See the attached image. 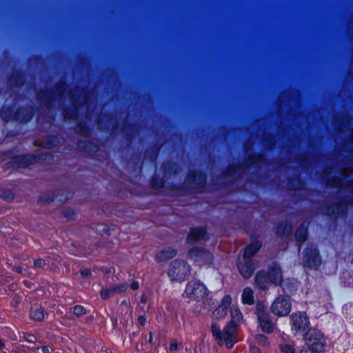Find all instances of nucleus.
Segmentation results:
<instances>
[{"mask_svg":"<svg viewBox=\"0 0 353 353\" xmlns=\"http://www.w3.org/2000/svg\"><path fill=\"white\" fill-rule=\"evenodd\" d=\"M261 248L259 241L252 243L245 247L244 253L238 263V269L244 278H250L255 269V264L252 261V256Z\"/></svg>","mask_w":353,"mask_h":353,"instance_id":"obj_1","label":"nucleus"},{"mask_svg":"<svg viewBox=\"0 0 353 353\" xmlns=\"http://www.w3.org/2000/svg\"><path fill=\"white\" fill-rule=\"evenodd\" d=\"M230 314L231 321L223 329L225 343L228 348H232L237 342V325L243 319L242 313L237 307L233 306L231 308Z\"/></svg>","mask_w":353,"mask_h":353,"instance_id":"obj_2","label":"nucleus"},{"mask_svg":"<svg viewBox=\"0 0 353 353\" xmlns=\"http://www.w3.org/2000/svg\"><path fill=\"white\" fill-rule=\"evenodd\" d=\"M257 286L261 289H266L270 283L280 285L282 281V272L278 263H274L270 268L268 273L259 272L255 276Z\"/></svg>","mask_w":353,"mask_h":353,"instance_id":"obj_3","label":"nucleus"},{"mask_svg":"<svg viewBox=\"0 0 353 353\" xmlns=\"http://www.w3.org/2000/svg\"><path fill=\"white\" fill-rule=\"evenodd\" d=\"M206 286L199 280L189 281L185 289L183 296L189 301H201L208 296Z\"/></svg>","mask_w":353,"mask_h":353,"instance_id":"obj_4","label":"nucleus"},{"mask_svg":"<svg viewBox=\"0 0 353 353\" xmlns=\"http://www.w3.org/2000/svg\"><path fill=\"white\" fill-rule=\"evenodd\" d=\"M190 272V266L184 261H174L168 271V276L172 281H183Z\"/></svg>","mask_w":353,"mask_h":353,"instance_id":"obj_5","label":"nucleus"},{"mask_svg":"<svg viewBox=\"0 0 353 353\" xmlns=\"http://www.w3.org/2000/svg\"><path fill=\"white\" fill-rule=\"evenodd\" d=\"M188 257L199 266L210 265L214 260L213 254L203 248H193L188 252Z\"/></svg>","mask_w":353,"mask_h":353,"instance_id":"obj_6","label":"nucleus"},{"mask_svg":"<svg viewBox=\"0 0 353 353\" xmlns=\"http://www.w3.org/2000/svg\"><path fill=\"white\" fill-rule=\"evenodd\" d=\"M290 324L292 332L294 334H297L307 332L310 321L305 312H298L290 316Z\"/></svg>","mask_w":353,"mask_h":353,"instance_id":"obj_7","label":"nucleus"},{"mask_svg":"<svg viewBox=\"0 0 353 353\" xmlns=\"http://www.w3.org/2000/svg\"><path fill=\"white\" fill-rule=\"evenodd\" d=\"M292 303L289 296H278L271 305L272 312L279 316H287L291 311Z\"/></svg>","mask_w":353,"mask_h":353,"instance_id":"obj_8","label":"nucleus"},{"mask_svg":"<svg viewBox=\"0 0 353 353\" xmlns=\"http://www.w3.org/2000/svg\"><path fill=\"white\" fill-rule=\"evenodd\" d=\"M321 257L316 248L313 245L307 247L303 252V266L316 269L321 265Z\"/></svg>","mask_w":353,"mask_h":353,"instance_id":"obj_9","label":"nucleus"},{"mask_svg":"<svg viewBox=\"0 0 353 353\" xmlns=\"http://www.w3.org/2000/svg\"><path fill=\"white\" fill-rule=\"evenodd\" d=\"M306 345L313 352L318 353L323 350L325 340L323 334L319 330H314L305 337Z\"/></svg>","mask_w":353,"mask_h":353,"instance_id":"obj_10","label":"nucleus"},{"mask_svg":"<svg viewBox=\"0 0 353 353\" xmlns=\"http://www.w3.org/2000/svg\"><path fill=\"white\" fill-rule=\"evenodd\" d=\"M258 321L261 330L266 333H272L274 325L270 319L268 312L262 305H257L256 307Z\"/></svg>","mask_w":353,"mask_h":353,"instance_id":"obj_11","label":"nucleus"},{"mask_svg":"<svg viewBox=\"0 0 353 353\" xmlns=\"http://www.w3.org/2000/svg\"><path fill=\"white\" fill-rule=\"evenodd\" d=\"M207 238V232L205 228H194L190 230L187 237V242L193 244L202 240H206Z\"/></svg>","mask_w":353,"mask_h":353,"instance_id":"obj_12","label":"nucleus"},{"mask_svg":"<svg viewBox=\"0 0 353 353\" xmlns=\"http://www.w3.org/2000/svg\"><path fill=\"white\" fill-rule=\"evenodd\" d=\"M176 255V250L173 248H168L161 251L156 256V259L158 261H165L172 259Z\"/></svg>","mask_w":353,"mask_h":353,"instance_id":"obj_13","label":"nucleus"},{"mask_svg":"<svg viewBox=\"0 0 353 353\" xmlns=\"http://www.w3.org/2000/svg\"><path fill=\"white\" fill-rule=\"evenodd\" d=\"M241 299L243 304L252 305L254 303V292L250 288H245L243 290Z\"/></svg>","mask_w":353,"mask_h":353,"instance_id":"obj_14","label":"nucleus"},{"mask_svg":"<svg viewBox=\"0 0 353 353\" xmlns=\"http://www.w3.org/2000/svg\"><path fill=\"white\" fill-rule=\"evenodd\" d=\"M211 331L213 336L218 341L219 345H222L223 342L225 343L223 331L221 332L220 327L215 323L212 325Z\"/></svg>","mask_w":353,"mask_h":353,"instance_id":"obj_15","label":"nucleus"},{"mask_svg":"<svg viewBox=\"0 0 353 353\" xmlns=\"http://www.w3.org/2000/svg\"><path fill=\"white\" fill-rule=\"evenodd\" d=\"M292 231L291 225L287 222H282L278 224L276 227V232L279 235L285 236L290 234Z\"/></svg>","mask_w":353,"mask_h":353,"instance_id":"obj_16","label":"nucleus"},{"mask_svg":"<svg viewBox=\"0 0 353 353\" xmlns=\"http://www.w3.org/2000/svg\"><path fill=\"white\" fill-rule=\"evenodd\" d=\"M307 236V229L305 225H301L297 230L295 237L298 242H304Z\"/></svg>","mask_w":353,"mask_h":353,"instance_id":"obj_17","label":"nucleus"},{"mask_svg":"<svg viewBox=\"0 0 353 353\" xmlns=\"http://www.w3.org/2000/svg\"><path fill=\"white\" fill-rule=\"evenodd\" d=\"M30 316L32 319L40 321L44 319L45 313L41 308H34L31 310Z\"/></svg>","mask_w":353,"mask_h":353,"instance_id":"obj_18","label":"nucleus"},{"mask_svg":"<svg viewBox=\"0 0 353 353\" xmlns=\"http://www.w3.org/2000/svg\"><path fill=\"white\" fill-rule=\"evenodd\" d=\"M0 117L5 121L17 119L15 115H12V110L10 108H3L0 111Z\"/></svg>","mask_w":353,"mask_h":353,"instance_id":"obj_19","label":"nucleus"},{"mask_svg":"<svg viewBox=\"0 0 353 353\" xmlns=\"http://www.w3.org/2000/svg\"><path fill=\"white\" fill-rule=\"evenodd\" d=\"M36 158L30 154L24 155L19 157V167H26L29 164H32L34 161H35Z\"/></svg>","mask_w":353,"mask_h":353,"instance_id":"obj_20","label":"nucleus"},{"mask_svg":"<svg viewBox=\"0 0 353 353\" xmlns=\"http://www.w3.org/2000/svg\"><path fill=\"white\" fill-rule=\"evenodd\" d=\"M101 296L103 299H107L110 298L111 296L116 294L115 289H114V287H111L109 288H103L101 290Z\"/></svg>","mask_w":353,"mask_h":353,"instance_id":"obj_21","label":"nucleus"},{"mask_svg":"<svg viewBox=\"0 0 353 353\" xmlns=\"http://www.w3.org/2000/svg\"><path fill=\"white\" fill-rule=\"evenodd\" d=\"M279 349L282 353H294L295 349L293 343H283L279 345Z\"/></svg>","mask_w":353,"mask_h":353,"instance_id":"obj_22","label":"nucleus"},{"mask_svg":"<svg viewBox=\"0 0 353 353\" xmlns=\"http://www.w3.org/2000/svg\"><path fill=\"white\" fill-rule=\"evenodd\" d=\"M228 311L219 305L214 312L213 316L216 319L224 318L227 314Z\"/></svg>","mask_w":353,"mask_h":353,"instance_id":"obj_23","label":"nucleus"},{"mask_svg":"<svg viewBox=\"0 0 353 353\" xmlns=\"http://www.w3.org/2000/svg\"><path fill=\"white\" fill-rule=\"evenodd\" d=\"M232 302V299L230 295H225L223 298L222 299L221 303L220 306H221L223 308H224L225 310L228 311V308Z\"/></svg>","mask_w":353,"mask_h":353,"instance_id":"obj_24","label":"nucleus"},{"mask_svg":"<svg viewBox=\"0 0 353 353\" xmlns=\"http://www.w3.org/2000/svg\"><path fill=\"white\" fill-rule=\"evenodd\" d=\"M256 341L259 345L265 346L268 343V339L265 336L258 334L256 336Z\"/></svg>","mask_w":353,"mask_h":353,"instance_id":"obj_25","label":"nucleus"},{"mask_svg":"<svg viewBox=\"0 0 353 353\" xmlns=\"http://www.w3.org/2000/svg\"><path fill=\"white\" fill-rule=\"evenodd\" d=\"M73 312L76 316H80L82 314H85V310L83 306L78 305L74 307Z\"/></svg>","mask_w":353,"mask_h":353,"instance_id":"obj_26","label":"nucleus"},{"mask_svg":"<svg viewBox=\"0 0 353 353\" xmlns=\"http://www.w3.org/2000/svg\"><path fill=\"white\" fill-rule=\"evenodd\" d=\"M127 288H128V285L125 283L121 284V285L114 287V289H115L116 293L125 292L127 290Z\"/></svg>","mask_w":353,"mask_h":353,"instance_id":"obj_27","label":"nucleus"},{"mask_svg":"<svg viewBox=\"0 0 353 353\" xmlns=\"http://www.w3.org/2000/svg\"><path fill=\"white\" fill-rule=\"evenodd\" d=\"M170 350L171 351H176L178 350V344L175 340L170 342Z\"/></svg>","mask_w":353,"mask_h":353,"instance_id":"obj_28","label":"nucleus"},{"mask_svg":"<svg viewBox=\"0 0 353 353\" xmlns=\"http://www.w3.org/2000/svg\"><path fill=\"white\" fill-rule=\"evenodd\" d=\"M41 350L42 353H51V352L53 350L52 348L48 347V346H42L40 348H37V350Z\"/></svg>","mask_w":353,"mask_h":353,"instance_id":"obj_29","label":"nucleus"},{"mask_svg":"<svg viewBox=\"0 0 353 353\" xmlns=\"http://www.w3.org/2000/svg\"><path fill=\"white\" fill-rule=\"evenodd\" d=\"M45 262L42 259H37L34 261L35 267L41 268L44 265Z\"/></svg>","mask_w":353,"mask_h":353,"instance_id":"obj_30","label":"nucleus"},{"mask_svg":"<svg viewBox=\"0 0 353 353\" xmlns=\"http://www.w3.org/2000/svg\"><path fill=\"white\" fill-rule=\"evenodd\" d=\"M139 288V283L137 281H134L131 284H130V288L133 290H138Z\"/></svg>","mask_w":353,"mask_h":353,"instance_id":"obj_31","label":"nucleus"},{"mask_svg":"<svg viewBox=\"0 0 353 353\" xmlns=\"http://www.w3.org/2000/svg\"><path fill=\"white\" fill-rule=\"evenodd\" d=\"M81 275L87 277L91 275V271L89 269H84L81 271Z\"/></svg>","mask_w":353,"mask_h":353,"instance_id":"obj_32","label":"nucleus"},{"mask_svg":"<svg viewBox=\"0 0 353 353\" xmlns=\"http://www.w3.org/2000/svg\"><path fill=\"white\" fill-rule=\"evenodd\" d=\"M139 322L141 325H144L146 322V318L144 316H140L139 317Z\"/></svg>","mask_w":353,"mask_h":353,"instance_id":"obj_33","label":"nucleus"},{"mask_svg":"<svg viewBox=\"0 0 353 353\" xmlns=\"http://www.w3.org/2000/svg\"><path fill=\"white\" fill-rule=\"evenodd\" d=\"M250 352L251 353H260V350L257 347L252 346L250 347Z\"/></svg>","mask_w":353,"mask_h":353,"instance_id":"obj_34","label":"nucleus"},{"mask_svg":"<svg viewBox=\"0 0 353 353\" xmlns=\"http://www.w3.org/2000/svg\"><path fill=\"white\" fill-rule=\"evenodd\" d=\"M301 353H316L313 352L311 349L308 348V350H303L301 351Z\"/></svg>","mask_w":353,"mask_h":353,"instance_id":"obj_35","label":"nucleus"},{"mask_svg":"<svg viewBox=\"0 0 353 353\" xmlns=\"http://www.w3.org/2000/svg\"><path fill=\"white\" fill-rule=\"evenodd\" d=\"M148 342L150 343H152L153 342V336H152V334L151 332L150 333V336H149V339H148Z\"/></svg>","mask_w":353,"mask_h":353,"instance_id":"obj_36","label":"nucleus"},{"mask_svg":"<svg viewBox=\"0 0 353 353\" xmlns=\"http://www.w3.org/2000/svg\"><path fill=\"white\" fill-rule=\"evenodd\" d=\"M14 270L17 272L21 273L22 272V268L21 267H15Z\"/></svg>","mask_w":353,"mask_h":353,"instance_id":"obj_37","label":"nucleus"},{"mask_svg":"<svg viewBox=\"0 0 353 353\" xmlns=\"http://www.w3.org/2000/svg\"><path fill=\"white\" fill-rule=\"evenodd\" d=\"M4 347V344L1 340H0V350H2Z\"/></svg>","mask_w":353,"mask_h":353,"instance_id":"obj_38","label":"nucleus"},{"mask_svg":"<svg viewBox=\"0 0 353 353\" xmlns=\"http://www.w3.org/2000/svg\"><path fill=\"white\" fill-rule=\"evenodd\" d=\"M145 301V297H144V296L143 295V296H141V302H142V303H144Z\"/></svg>","mask_w":353,"mask_h":353,"instance_id":"obj_39","label":"nucleus"}]
</instances>
